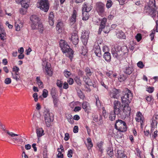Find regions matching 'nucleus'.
Returning a JSON list of instances; mask_svg holds the SVG:
<instances>
[{
  "instance_id": "f257e3e1",
  "label": "nucleus",
  "mask_w": 158,
  "mask_h": 158,
  "mask_svg": "<svg viewBox=\"0 0 158 158\" xmlns=\"http://www.w3.org/2000/svg\"><path fill=\"white\" fill-rule=\"evenodd\" d=\"M60 45L62 52L64 53H67V56L72 60L73 52L67 43L64 40H61L60 41Z\"/></svg>"
},
{
  "instance_id": "f03ea898",
  "label": "nucleus",
  "mask_w": 158,
  "mask_h": 158,
  "mask_svg": "<svg viewBox=\"0 0 158 158\" xmlns=\"http://www.w3.org/2000/svg\"><path fill=\"white\" fill-rule=\"evenodd\" d=\"M115 127L117 130L122 132H125L127 130V126L126 123L120 119H118L116 121Z\"/></svg>"
},
{
  "instance_id": "7ed1b4c3",
  "label": "nucleus",
  "mask_w": 158,
  "mask_h": 158,
  "mask_svg": "<svg viewBox=\"0 0 158 158\" xmlns=\"http://www.w3.org/2000/svg\"><path fill=\"white\" fill-rule=\"evenodd\" d=\"M44 115L46 126L48 127H49L51 122L54 119L53 114L52 113H50L49 110H46L44 112Z\"/></svg>"
},
{
  "instance_id": "20e7f679",
  "label": "nucleus",
  "mask_w": 158,
  "mask_h": 158,
  "mask_svg": "<svg viewBox=\"0 0 158 158\" xmlns=\"http://www.w3.org/2000/svg\"><path fill=\"white\" fill-rule=\"evenodd\" d=\"M37 6L44 12H47L49 9V3L48 0H39Z\"/></svg>"
},
{
  "instance_id": "39448f33",
  "label": "nucleus",
  "mask_w": 158,
  "mask_h": 158,
  "mask_svg": "<svg viewBox=\"0 0 158 158\" xmlns=\"http://www.w3.org/2000/svg\"><path fill=\"white\" fill-rule=\"evenodd\" d=\"M131 111L130 107H127L126 106H124L123 108H122L117 115L122 119L125 118L127 116L128 114L130 113Z\"/></svg>"
},
{
  "instance_id": "423d86ee",
  "label": "nucleus",
  "mask_w": 158,
  "mask_h": 158,
  "mask_svg": "<svg viewBox=\"0 0 158 158\" xmlns=\"http://www.w3.org/2000/svg\"><path fill=\"white\" fill-rule=\"evenodd\" d=\"M155 0H149L148 5L144 7V12L146 14L156 9Z\"/></svg>"
},
{
  "instance_id": "0eeeda50",
  "label": "nucleus",
  "mask_w": 158,
  "mask_h": 158,
  "mask_svg": "<svg viewBox=\"0 0 158 158\" xmlns=\"http://www.w3.org/2000/svg\"><path fill=\"white\" fill-rule=\"evenodd\" d=\"M30 19L31 22V27L33 29L37 28L38 24L40 22V18L36 15H33L30 17Z\"/></svg>"
},
{
  "instance_id": "6e6552de",
  "label": "nucleus",
  "mask_w": 158,
  "mask_h": 158,
  "mask_svg": "<svg viewBox=\"0 0 158 158\" xmlns=\"http://www.w3.org/2000/svg\"><path fill=\"white\" fill-rule=\"evenodd\" d=\"M42 65L43 69H45L47 74L51 76L52 75V72L51 71L48 62L45 59L42 60Z\"/></svg>"
},
{
  "instance_id": "1a4fd4ad",
  "label": "nucleus",
  "mask_w": 158,
  "mask_h": 158,
  "mask_svg": "<svg viewBox=\"0 0 158 158\" xmlns=\"http://www.w3.org/2000/svg\"><path fill=\"white\" fill-rule=\"evenodd\" d=\"M105 5L101 2H97L95 4L96 10L99 15H103L105 11Z\"/></svg>"
},
{
  "instance_id": "9d476101",
  "label": "nucleus",
  "mask_w": 158,
  "mask_h": 158,
  "mask_svg": "<svg viewBox=\"0 0 158 158\" xmlns=\"http://www.w3.org/2000/svg\"><path fill=\"white\" fill-rule=\"evenodd\" d=\"M121 92L120 89L113 88L110 91V96L111 98L117 99L119 98Z\"/></svg>"
},
{
  "instance_id": "9b49d317",
  "label": "nucleus",
  "mask_w": 158,
  "mask_h": 158,
  "mask_svg": "<svg viewBox=\"0 0 158 158\" xmlns=\"http://www.w3.org/2000/svg\"><path fill=\"white\" fill-rule=\"evenodd\" d=\"M118 49L116 50L115 48H113L111 49V53L113 56L116 58L118 59H121L122 58V56L120 55L121 53Z\"/></svg>"
},
{
  "instance_id": "f8f14e48",
  "label": "nucleus",
  "mask_w": 158,
  "mask_h": 158,
  "mask_svg": "<svg viewBox=\"0 0 158 158\" xmlns=\"http://www.w3.org/2000/svg\"><path fill=\"white\" fill-rule=\"evenodd\" d=\"M93 51L97 56L100 57L102 56L101 50L98 43L94 45Z\"/></svg>"
},
{
  "instance_id": "ddd939ff",
  "label": "nucleus",
  "mask_w": 158,
  "mask_h": 158,
  "mask_svg": "<svg viewBox=\"0 0 158 158\" xmlns=\"http://www.w3.org/2000/svg\"><path fill=\"white\" fill-rule=\"evenodd\" d=\"M122 96H124L126 98H128L131 100L133 98L132 94L131 91L127 89H125L123 93V95Z\"/></svg>"
},
{
  "instance_id": "4468645a",
  "label": "nucleus",
  "mask_w": 158,
  "mask_h": 158,
  "mask_svg": "<svg viewBox=\"0 0 158 158\" xmlns=\"http://www.w3.org/2000/svg\"><path fill=\"white\" fill-rule=\"evenodd\" d=\"M146 14L150 15L155 21L156 22L158 21V11H156L155 10Z\"/></svg>"
},
{
  "instance_id": "2eb2a0df",
  "label": "nucleus",
  "mask_w": 158,
  "mask_h": 158,
  "mask_svg": "<svg viewBox=\"0 0 158 158\" xmlns=\"http://www.w3.org/2000/svg\"><path fill=\"white\" fill-rule=\"evenodd\" d=\"M72 41V43L74 45L77 44L79 42V39L77 34L76 32L73 33L72 34L71 38H69Z\"/></svg>"
},
{
  "instance_id": "dca6fc26",
  "label": "nucleus",
  "mask_w": 158,
  "mask_h": 158,
  "mask_svg": "<svg viewBox=\"0 0 158 158\" xmlns=\"http://www.w3.org/2000/svg\"><path fill=\"white\" fill-rule=\"evenodd\" d=\"M107 19L106 18H103L101 21V24L100 25L99 29L98 31V34H100L102 31L103 29L105 28L106 27V23L107 22Z\"/></svg>"
},
{
  "instance_id": "f3484780",
  "label": "nucleus",
  "mask_w": 158,
  "mask_h": 158,
  "mask_svg": "<svg viewBox=\"0 0 158 158\" xmlns=\"http://www.w3.org/2000/svg\"><path fill=\"white\" fill-rule=\"evenodd\" d=\"M77 15V11L75 10H73L72 16L70 19V24L71 25H73L76 22Z\"/></svg>"
},
{
  "instance_id": "a211bd4d",
  "label": "nucleus",
  "mask_w": 158,
  "mask_h": 158,
  "mask_svg": "<svg viewBox=\"0 0 158 158\" xmlns=\"http://www.w3.org/2000/svg\"><path fill=\"white\" fill-rule=\"evenodd\" d=\"M81 40L84 45H85L87 43L89 38V35L87 32H85L82 34Z\"/></svg>"
},
{
  "instance_id": "6ab92c4d",
  "label": "nucleus",
  "mask_w": 158,
  "mask_h": 158,
  "mask_svg": "<svg viewBox=\"0 0 158 158\" xmlns=\"http://www.w3.org/2000/svg\"><path fill=\"white\" fill-rule=\"evenodd\" d=\"M122 102L124 106H126L127 107H130L129 106V104L131 102V100L126 98L124 96H122L121 97Z\"/></svg>"
},
{
  "instance_id": "aec40b11",
  "label": "nucleus",
  "mask_w": 158,
  "mask_h": 158,
  "mask_svg": "<svg viewBox=\"0 0 158 158\" xmlns=\"http://www.w3.org/2000/svg\"><path fill=\"white\" fill-rule=\"evenodd\" d=\"M118 48V49H119V51L121 53V55L122 57L124 55L128 52V50L127 47L126 46H123L121 47H118L117 48Z\"/></svg>"
},
{
  "instance_id": "412c9836",
  "label": "nucleus",
  "mask_w": 158,
  "mask_h": 158,
  "mask_svg": "<svg viewBox=\"0 0 158 158\" xmlns=\"http://www.w3.org/2000/svg\"><path fill=\"white\" fill-rule=\"evenodd\" d=\"M64 24L61 22H59L56 26V29L59 33L62 32V30H64Z\"/></svg>"
},
{
  "instance_id": "4be33fe9",
  "label": "nucleus",
  "mask_w": 158,
  "mask_h": 158,
  "mask_svg": "<svg viewBox=\"0 0 158 158\" xmlns=\"http://www.w3.org/2000/svg\"><path fill=\"white\" fill-rule=\"evenodd\" d=\"M134 71L133 68L131 66H127L124 69L123 72L125 74L127 75L131 74Z\"/></svg>"
},
{
  "instance_id": "5701e85b",
  "label": "nucleus",
  "mask_w": 158,
  "mask_h": 158,
  "mask_svg": "<svg viewBox=\"0 0 158 158\" xmlns=\"http://www.w3.org/2000/svg\"><path fill=\"white\" fill-rule=\"evenodd\" d=\"M36 133L38 139V140L39 141V138L42 136L44 135V131L42 128H39L36 130Z\"/></svg>"
},
{
  "instance_id": "b1692460",
  "label": "nucleus",
  "mask_w": 158,
  "mask_h": 158,
  "mask_svg": "<svg viewBox=\"0 0 158 158\" xmlns=\"http://www.w3.org/2000/svg\"><path fill=\"white\" fill-rule=\"evenodd\" d=\"M103 57L106 62H110V61L111 56L110 53L109 52H105V53H104L103 55Z\"/></svg>"
},
{
  "instance_id": "393cba45",
  "label": "nucleus",
  "mask_w": 158,
  "mask_h": 158,
  "mask_svg": "<svg viewBox=\"0 0 158 158\" xmlns=\"http://www.w3.org/2000/svg\"><path fill=\"white\" fill-rule=\"evenodd\" d=\"M92 9V7L89 5H87L85 4H83L82 7V11L88 12Z\"/></svg>"
},
{
  "instance_id": "a878e982",
  "label": "nucleus",
  "mask_w": 158,
  "mask_h": 158,
  "mask_svg": "<svg viewBox=\"0 0 158 158\" xmlns=\"http://www.w3.org/2000/svg\"><path fill=\"white\" fill-rule=\"evenodd\" d=\"M1 129L4 131H5V132L9 136L11 137H15V136H18L19 135L17 134L14 133L12 132H10L6 130L5 128V127L3 125H1Z\"/></svg>"
},
{
  "instance_id": "bb28decb",
  "label": "nucleus",
  "mask_w": 158,
  "mask_h": 158,
  "mask_svg": "<svg viewBox=\"0 0 158 158\" xmlns=\"http://www.w3.org/2000/svg\"><path fill=\"white\" fill-rule=\"evenodd\" d=\"M115 156L118 158H127V156L122 150H117Z\"/></svg>"
},
{
  "instance_id": "cd10ccee",
  "label": "nucleus",
  "mask_w": 158,
  "mask_h": 158,
  "mask_svg": "<svg viewBox=\"0 0 158 158\" xmlns=\"http://www.w3.org/2000/svg\"><path fill=\"white\" fill-rule=\"evenodd\" d=\"M89 76H84L83 77V80L85 82L86 84L88 85H91L92 83L91 80L89 77Z\"/></svg>"
},
{
  "instance_id": "c85d7f7f",
  "label": "nucleus",
  "mask_w": 158,
  "mask_h": 158,
  "mask_svg": "<svg viewBox=\"0 0 158 158\" xmlns=\"http://www.w3.org/2000/svg\"><path fill=\"white\" fill-rule=\"evenodd\" d=\"M137 117L135 118L136 121L137 122H140V123L142 125L143 123V118H142V114L140 112H139L137 113Z\"/></svg>"
},
{
  "instance_id": "c756f323",
  "label": "nucleus",
  "mask_w": 158,
  "mask_h": 158,
  "mask_svg": "<svg viewBox=\"0 0 158 158\" xmlns=\"http://www.w3.org/2000/svg\"><path fill=\"white\" fill-rule=\"evenodd\" d=\"M82 108L86 111L90 109V107L88 102L86 101L83 102L82 104Z\"/></svg>"
},
{
  "instance_id": "7c9ffc66",
  "label": "nucleus",
  "mask_w": 158,
  "mask_h": 158,
  "mask_svg": "<svg viewBox=\"0 0 158 158\" xmlns=\"http://www.w3.org/2000/svg\"><path fill=\"white\" fill-rule=\"evenodd\" d=\"M30 0H22L21 5L25 8H27L29 6Z\"/></svg>"
},
{
  "instance_id": "2f4dec72",
  "label": "nucleus",
  "mask_w": 158,
  "mask_h": 158,
  "mask_svg": "<svg viewBox=\"0 0 158 158\" xmlns=\"http://www.w3.org/2000/svg\"><path fill=\"white\" fill-rule=\"evenodd\" d=\"M117 36L118 38L125 39L126 36L123 32L122 31H120L117 33Z\"/></svg>"
},
{
  "instance_id": "473e14b6",
  "label": "nucleus",
  "mask_w": 158,
  "mask_h": 158,
  "mask_svg": "<svg viewBox=\"0 0 158 158\" xmlns=\"http://www.w3.org/2000/svg\"><path fill=\"white\" fill-rule=\"evenodd\" d=\"M93 120L95 122H97L99 120L100 121V124L102 123V121H101L102 119V117L101 115L99 116V119H98V116L97 114H94L93 116Z\"/></svg>"
},
{
  "instance_id": "72a5a7b5",
  "label": "nucleus",
  "mask_w": 158,
  "mask_h": 158,
  "mask_svg": "<svg viewBox=\"0 0 158 158\" xmlns=\"http://www.w3.org/2000/svg\"><path fill=\"white\" fill-rule=\"evenodd\" d=\"M85 72L87 76H90L93 73V70L92 69H90L89 68L87 67L85 69Z\"/></svg>"
},
{
  "instance_id": "f704fd0d",
  "label": "nucleus",
  "mask_w": 158,
  "mask_h": 158,
  "mask_svg": "<svg viewBox=\"0 0 158 158\" xmlns=\"http://www.w3.org/2000/svg\"><path fill=\"white\" fill-rule=\"evenodd\" d=\"M116 117V114H115L114 112H113V111L110 112L109 115V118L111 121L114 120Z\"/></svg>"
},
{
  "instance_id": "c9c22d12",
  "label": "nucleus",
  "mask_w": 158,
  "mask_h": 158,
  "mask_svg": "<svg viewBox=\"0 0 158 158\" xmlns=\"http://www.w3.org/2000/svg\"><path fill=\"white\" fill-rule=\"evenodd\" d=\"M114 109L121 107V103L118 100H115L113 103Z\"/></svg>"
},
{
  "instance_id": "e433bc0d",
  "label": "nucleus",
  "mask_w": 158,
  "mask_h": 158,
  "mask_svg": "<svg viewBox=\"0 0 158 158\" xmlns=\"http://www.w3.org/2000/svg\"><path fill=\"white\" fill-rule=\"evenodd\" d=\"M12 78L18 81L20 80V76L19 74V73H12Z\"/></svg>"
},
{
  "instance_id": "4c0bfd02",
  "label": "nucleus",
  "mask_w": 158,
  "mask_h": 158,
  "mask_svg": "<svg viewBox=\"0 0 158 158\" xmlns=\"http://www.w3.org/2000/svg\"><path fill=\"white\" fill-rule=\"evenodd\" d=\"M127 77L124 74H121L118 77L119 81L120 82H122L124 81L127 78Z\"/></svg>"
},
{
  "instance_id": "58836bf2",
  "label": "nucleus",
  "mask_w": 158,
  "mask_h": 158,
  "mask_svg": "<svg viewBox=\"0 0 158 158\" xmlns=\"http://www.w3.org/2000/svg\"><path fill=\"white\" fill-rule=\"evenodd\" d=\"M82 20H86L89 18V14L87 12H82Z\"/></svg>"
},
{
  "instance_id": "ea45409f",
  "label": "nucleus",
  "mask_w": 158,
  "mask_h": 158,
  "mask_svg": "<svg viewBox=\"0 0 158 158\" xmlns=\"http://www.w3.org/2000/svg\"><path fill=\"white\" fill-rule=\"evenodd\" d=\"M39 29V31L41 33H42L44 30L43 24L41 23H40V22L38 24L37 27L36 29Z\"/></svg>"
},
{
  "instance_id": "a19ab883",
  "label": "nucleus",
  "mask_w": 158,
  "mask_h": 158,
  "mask_svg": "<svg viewBox=\"0 0 158 158\" xmlns=\"http://www.w3.org/2000/svg\"><path fill=\"white\" fill-rule=\"evenodd\" d=\"M53 99V103L54 107H58L59 104V101L58 99L56 98H52Z\"/></svg>"
},
{
  "instance_id": "79ce46f5",
  "label": "nucleus",
  "mask_w": 158,
  "mask_h": 158,
  "mask_svg": "<svg viewBox=\"0 0 158 158\" xmlns=\"http://www.w3.org/2000/svg\"><path fill=\"white\" fill-rule=\"evenodd\" d=\"M51 94L52 98L56 97V88L55 87H53L52 88L51 90Z\"/></svg>"
},
{
  "instance_id": "37998d69",
  "label": "nucleus",
  "mask_w": 158,
  "mask_h": 158,
  "mask_svg": "<svg viewBox=\"0 0 158 158\" xmlns=\"http://www.w3.org/2000/svg\"><path fill=\"white\" fill-rule=\"evenodd\" d=\"M15 30L17 31H19L20 30L21 28L22 27V24L19 23L18 24V23H16L15 24Z\"/></svg>"
},
{
  "instance_id": "c03bdc74",
  "label": "nucleus",
  "mask_w": 158,
  "mask_h": 158,
  "mask_svg": "<svg viewBox=\"0 0 158 158\" xmlns=\"http://www.w3.org/2000/svg\"><path fill=\"white\" fill-rule=\"evenodd\" d=\"M64 76L66 78L69 77L71 75V73L67 70H65L63 72Z\"/></svg>"
},
{
  "instance_id": "a18cd8bd",
  "label": "nucleus",
  "mask_w": 158,
  "mask_h": 158,
  "mask_svg": "<svg viewBox=\"0 0 158 158\" xmlns=\"http://www.w3.org/2000/svg\"><path fill=\"white\" fill-rule=\"evenodd\" d=\"M56 85L59 88H61L63 85V82L60 80H58L56 82Z\"/></svg>"
},
{
  "instance_id": "49530a36",
  "label": "nucleus",
  "mask_w": 158,
  "mask_h": 158,
  "mask_svg": "<svg viewBox=\"0 0 158 158\" xmlns=\"http://www.w3.org/2000/svg\"><path fill=\"white\" fill-rule=\"evenodd\" d=\"M68 121L71 124H73L74 123V119L73 118L71 115H69V117L67 118Z\"/></svg>"
},
{
  "instance_id": "de8ad7c7",
  "label": "nucleus",
  "mask_w": 158,
  "mask_h": 158,
  "mask_svg": "<svg viewBox=\"0 0 158 158\" xmlns=\"http://www.w3.org/2000/svg\"><path fill=\"white\" fill-rule=\"evenodd\" d=\"M112 29H110L109 27L108 26H106L105 27V28L103 29L102 30L105 33H109L110 30H112Z\"/></svg>"
},
{
  "instance_id": "09e8293b",
  "label": "nucleus",
  "mask_w": 158,
  "mask_h": 158,
  "mask_svg": "<svg viewBox=\"0 0 158 158\" xmlns=\"http://www.w3.org/2000/svg\"><path fill=\"white\" fill-rule=\"evenodd\" d=\"M107 153L108 155L111 157L113 156V152L112 149L111 148H110L107 151Z\"/></svg>"
},
{
  "instance_id": "8fccbe9b",
  "label": "nucleus",
  "mask_w": 158,
  "mask_h": 158,
  "mask_svg": "<svg viewBox=\"0 0 158 158\" xmlns=\"http://www.w3.org/2000/svg\"><path fill=\"white\" fill-rule=\"evenodd\" d=\"M48 95V91L46 89H44L43 91L42 95L44 98H46Z\"/></svg>"
},
{
  "instance_id": "3c124183",
  "label": "nucleus",
  "mask_w": 158,
  "mask_h": 158,
  "mask_svg": "<svg viewBox=\"0 0 158 158\" xmlns=\"http://www.w3.org/2000/svg\"><path fill=\"white\" fill-rule=\"evenodd\" d=\"M77 94L78 97L81 99H83L84 98V96L81 90H79L77 92Z\"/></svg>"
},
{
  "instance_id": "603ef678",
  "label": "nucleus",
  "mask_w": 158,
  "mask_h": 158,
  "mask_svg": "<svg viewBox=\"0 0 158 158\" xmlns=\"http://www.w3.org/2000/svg\"><path fill=\"white\" fill-rule=\"evenodd\" d=\"M102 145L103 143L102 142H101L100 143H98L97 145V146L99 148V151L101 152H102L103 151V149L102 148Z\"/></svg>"
},
{
  "instance_id": "864d4df0",
  "label": "nucleus",
  "mask_w": 158,
  "mask_h": 158,
  "mask_svg": "<svg viewBox=\"0 0 158 158\" xmlns=\"http://www.w3.org/2000/svg\"><path fill=\"white\" fill-rule=\"evenodd\" d=\"M27 8H21L19 9V12L20 14L22 15H24L26 14V12L27 11L26 10Z\"/></svg>"
},
{
  "instance_id": "5fc2aeb1",
  "label": "nucleus",
  "mask_w": 158,
  "mask_h": 158,
  "mask_svg": "<svg viewBox=\"0 0 158 158\" xmlns=\"http://www.w3.org/2000/svg\"><path fill=\"white\" fill-rule=\"evenodd\" d=\"M137 65L138 67L141 69L143 68L144 66V65L143 64V62L141 61H139L137 63Z\"/></svg>"
},
{
  "instance_id": "6e6d98bb",
  "label": "nucleus",
  "mask_w": 158,
  "mask_h": 158,
  "mask_svg": "<svg viewBox=\"0 0 158 158\" xmlns=\"http://www.w3.org/2000/svg\"><path fill=\"white\" fill-rule=\"evenodd\" d=\"M122 108L121 107L114 108V110L112 111L114 112L115 114L117 115L118 113L120 112L119 111L122 109Z\"/></svg>"
},
{
  "instance_id": "4d7b16f0",
  "label": "nucleus",
  "mask_w": 158,
  "mask_h": 158,
  "mask_svg": "<svg viewBox=\"0 0 158 158\" xmlns=\"http://www.w3.org/2000/svg\"><path fill=\"white\" fill-rule=\"evenodd\" d=\"M11 80L10 78H7L4 81V83L7 85L10 84L11 83Z\"/></svg>"
},
{
  "instance_id": "13d9d810",
  "label": "nucleus",
  "mask_w": 158,
  "mask_h": 158,
  "mask_svg": "<svg viewBox=\"0 0 158 158\" xmlns=\"http://www.w3.org/2000/svg\"><path fill=\"white\" fill-rule=\"evenodd\" d=\"M96 105L97 107H99L101 106V103L98 97L96 98Z\"/></svg>"
},
{
  "instance_id": "bf43d9fd",
  "label": "nucleus",
  "mask_w": 158,
  "mask_h": 158,
  "mask_svg": "<svg viewBox=\"0 0 158 158\" xmlns=\"http://www.w3.org/2000/svg\"><path fill=\"white\" fill-rule=\"evenodd\" d=\"M58 152L59 153L58 154L57 156L58 158H63V155L61 152L59 151V148H58L57 149Z\"/></svg>"
},
{
  "instance_id": "052dcab7",
  "label": "nucleus",
  "mask_w": 158,
  "mask_h": 158,
  "mask_svg": "<svg viewBox=\"0 0 158 158\" xmlns=\"http://www.w3.org/2000/svg\"><path fill=\"white\" fill-rule=\"evenodd\" d=\"M47 151L46 149H45L44 150L43 152V155L44 158H48V154L47 153Z\"/></svg>"
},
{
  "instance_id": "680f3d73",
  "label": "nucleus",
  "mask_w": 158,
  "mask_h": 158,
  "mask_svg": "<svg viewBox=\"0 0 158 158\" xmlns=\"http://www.w3.org/2000/svg\"><path fill=\"white\" fill-rule=\"evenodd\" d=\"M6 35V33L3 32H2L0 34V38L2 40H4L5 38V37Z\"/></svg>"
},
{
  "instance_id": "e2e57ef3",
  "label": "nucleus",
  "mask_w": 158,
  "mask_h": 158,
  "mask_svg": "<svg viewBox=\"0 0 158 158\" xmlns=\"http://www.w3.org/2000/svg\"><path fill=\"white\" fill-rule=\"evenodd\" d=\"M112 2L110 0H109L107 1V2L106 3V7L108 8H110L111 6H112Z\"/></svg>"
},
{
  "instance_id": "0e129e2a",
  "label": "nucleus",
  "mask_w": 158,
  "mask_h": 158,
  "mask_svg": "<svg viewBox=\"0 0 158 158\" xmlns=\"http://www.w3.org/2000/svg\"><path fill=\"white\" fill-rule=\"evenodd\" d=\"M157 123L156 120H153L152 121V123L151 124L152 127V128H155L156 126Z\"/></svg>"
},
{
  "instance_id": "69168bd1",
  "label": "nucleus",
  "mask_w": 158,
  "mask_h": 158,
  "mask_svg": "<svg viewBox=\"0 0 158 158\" xmlns=\"http://www.w3.org/2000/svg\"><path fill=\"white\" fill-rule=\"evenodd\" d=\"M73 151L71 149H69L68 150L67 156L69 157H71L72 156Z\"/></svg>"
},
{
  "instance_id": "338daca9",
  "label": "nucleus",
  "mask_w": 158,
  "mask_h": 158,
  "mask_svg": "<svg viewBox=\"0 0 158 158\" xmlns=\"http://www.w3.org/2000/svg\"><path fill=\"white\" fill-rule=\"evenodd\" d=\"M137 40L139 42L140 40L141 39L142 37L140 34H138L135 36Z\"/></svg>"
},
{
  "instance_id": "774afa93",
  "label": "nucleus",
  "mask_w": 158,
  "mask_h": 158,
  "mask_svg": "<svg viewBox=\"0 0 158 158\" xmlns=\"http://www.w3.org/2000/svg\"><path fill=\"white\" fill-rule=\"evenodd\" d=\"M147 91L150 93H152L154 91V88L152 87H149L147 88Z\"/></svg>"
}]
</instances>
